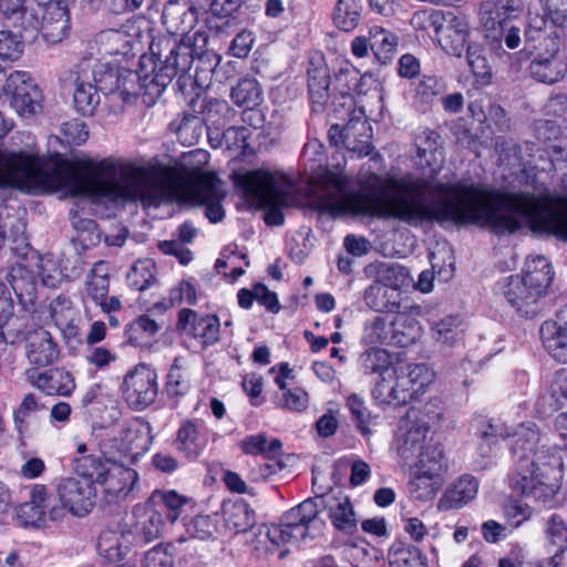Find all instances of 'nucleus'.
Instances as JSON below:
<instances>
[{
    "label": "nucleus",
    "instance_id": "nucleus-23",
    "mask_svg": "<svg viewBox=\"0 0 567 567\" xmlns=\"http://www.w3.org/2000/svg\"><path fill=\"white\" fill-rule=\"evenodd\" d=\"M323 496L310 497L299 505L290 508L282 515V522L295 526L299 530L300 539L308 537V528L319 515L321 507H326Z\"/></svg>",
    "mask_w": 567,
    "mask_h": 567
},
{
    "label": "nucleus",
    "instance_id": "nucleus-39",
    "mask_svg": "<svg viewBox=\"0 0 567 567\" xmlns=\"http://www.w3.org/2000/svg\"><path fill=\"white\" fill-rule=\"evenodd\" d=\"M415 470L434 478L442 477L446 471L444 453L440 444H427L417 457Z\"/></svg>",
    "mask_w": 567,
    "mask_h": 567
},
{
    "label": "nucleus",
    "instance_id": "nucleus-29",
    "mask_svg": "<svg viewBox=\"0 0 567 567\" xmlns=\"http://www.w3.org/2000/svg\"><path fill=\"white\" fill-rule=\"evenodd\" d=\"M190 107L194 112L203 115V121L206 124H210L215 128L224 126L235 115V111L225 100L216 97L199 99L197 96L190 101Z\"/></svg>",
    "mask_w": 567,
    "mask_h": 567
},
{
    "label": "nucleus",
    "instance_id": "nucleus-43",
    "mask_svg": "<svg viewBox=\"0 0 567 567\" xmlns=\"http://www.w3.org/2000/svg\"><path fill=\"white\" fill-rule=\"evenodd\" d=\"M155 262L151 259H138L133 264L126 275V281L131 289L144 291L155 281Z\"/></svg>",
    "mask_w": 567,
    "mask_h": 567
},
{
    "label": "nucleus",
    "instance_id": "nucleus-34",
    "mask_svg": "<svg viewBox=\"0 0 567 567\" xmlns=\"http://www.w3.org/2000/svg\"><path fill=\"white\" fill-rule=\"evenodd\" d=\"M493 48L488 52L485 48L477 43H471L466 47V60L476 81L482 85L492 83L493 68L488 62V55L493 58Z\"/></svg>",
    "mask_w": 567,
    "mask_h": 567
},
{
    "label": "nucleus",
    "instance_id": "nucleus-9",
    "mask_svg": "<svg viewBox=\"0 0 567 567\" xmlns=\"http://www.w3.org/2000/svg\"><path fill=\"white\" fill-rule=\"evenodd\" d=\"M157 372L142 363L127 372L123 381V394L126 403L135 411L152 405L158 395Z\"/></svg>",
    "mask_w": 567,
    "mask_h": 567
},
{
    "label": "nucleus",
    "instance_id": "nucleus-61",
    "mask_svg": "<svg viewBox=\"0 0 567 567\" xmlns=\"http://www.w3.org/2000/svg\"><path fill=\"white\" fill-rule=\"evenodd\" d=\"M165 388L169 396L184 395L188 390V384L181 372L178 359H175L171 367Z\"/></svg>",
    "mask_w": 567,
    "mask_h": 567
},
{
    "label": "nucleus",
    "instance_id": "nucleus-54",
    "mask_svg": "<svg viewBox=\"0 0 567 567\" xmlns=\"http://www.w3.org/2000/svg\"><path fill=\"white\" fill-rule=\"evenodd\" d=\"M406 384L415 391L416 395L432 383L434 373L425 363L409 364L406 375L401 377Z\"/></svg>",
    "mask_w": 567,
    "mask_h": 567
},
{
    "label": "nucleus",
    "instance_id": "nucleus-16",
    "mask_svg": "<svg viewBox=\"0 0 567 567\" xmlns=\"http://www.w3.org/2000/svg\"><path fill=\"white\" fill-rule=\"evenodd\" d=\"M138 481L137 472L131 467L112 463L100 485L109 503L125 499Z\"/></svg>",
    "mask_w": 567,
    "mask_h": 567
},
{
    "label": "nucleus",
    "instance_id": "nucleus-37",
    "mask_svg": "<svg viewBox=\"0 0 567 567\" xmlns=\"http://www.w3.org/2000/svg\"><path fill=\"white\" fill-rule=\"evenodd\" d=\"M230 97L238 106L252 110L262 102V90L254 78H243L231 87Z\"/></svg>",
    "mask_w": 567,
    "mask_h": 567
},
{
    "label": "nucleus",
    "instance_id": "nucleus-5",
    "mask_svg": "<svg viewBox=\"0 0 567 567\" xmlns=\"http://www.w3.org/2000/svg\"><path fill=\"white\" fill-rule=\"evenodd\" d=\"M208 33L196 31L192 37L186 34L178 38L176 34H165L152 40L154 55L164 62L163 81H173L177 78L176 86L184 93L192 86L194 79L189 71L196 58L200 59L207 51Z\"/></svg>",
    "mask_w": 567,
    "mask_h": 567
},
{
    "label": "nucleus",
    "instance_id": "nucleus-6",
    "mask_svg": "<svg viewBox=\"0 0 567 567\" xmlns=\"http://www.w3.org/2000/svg\"><path fill=\"white\" fill-rule=\"evenodd\" d=\"M550 264L543 256L527 259L524 275L511 276L503 288L507 303L520 316L534 318L542 311L540 299L553 281Z\"/></svg>",
    "mask_w": 567,
    "mask_h": 567
},
{
    "label": "nucleus",
    "instance_id": "nucleus-62",
    "mask_svg": "<svg viewBox=\"0 0 567 567\" xmlns=\"http://www.w3.org/2000/svg\"><path fill=\"white\" fill-rule=\"evenodd\" d=\"M417 395L414 390H412L406 381L401 377L396 379L394 385L390 384L388 389V398H390V404L395 406L405 405L411 400L415 399Z\"/></svg>",
    "mask_w": 567,
    "mask_h": 567
},
{
    "label": "nucleus",
    "instance_id": "nucleus-64",
    "mask_svg": "<svg viewBox=\"0 0 567 567\" xmlns=\"http://www.w3.org/2000/svg\"><path fill=\"white\" fill-rule=\"evenodd\" d=\"M168 546L157 545L145 554L143 567H173L174 559Z\"/></svg>",
    "mask_w": 567,
    "mask_h": 567
},
{
    "label": "nucleus",
    "instance_id": "nucleus-36",
    "mask_svg": "<svg viewBox=\"0 0 567 567\" xmlns=\"http://www.w3.org/2000/svg\"><path fill=\"white\" fill-rule=\"evenodd\" d=\"M360 0H338L332 12L333 24L341 31H353L361 19Z\"/></svg>",
    "mask_w": 567,
    "mask_h": 567
},
{
    "label": "nucleus",
    "instance_id": "nucleus-50",
    "mask_svg": "<svg viewBox=\"0 0 567 567\" xmlns=\"http://www.w3.org/2000/svg\"><path fill=\"white\" fill-rule=\"evenodd\" d=\"M360 367L365 374H382L391 367V354L381 348H371L360 354Z\"/></svg>",
    "mask_w": 567,
    "mask_h": 567
},
{
    "label": "nucleus",
    "instance_id": "nucleus-33",
    "mask_svg": "<svg viewBox=\"0 0 567 567\" xmlns=\"http://www.w3.org/2000/svg\"><path fill=\"white\" fill-rule=\"evenodd\" d=\"M370 35L371 51L378 62L382 65L390 63L396 53L399 37L381 27H373L370 30Z\"/></svg>",
    "mask_w": 567,
    "mask_h": 567
},
{
    "label": "nucleus",
    "instance_id": "nucleus-57",
    "mask_svg": "<svg viewBox=\"0 0 567 567\" xmlns=\"http://www.w3.org/2000/svg\"><path fill=\"white\" fill-rule=\"evenodd\" d=\"M545 534L548 542L561 550L567 544V525L557 514H553L546 522Z\"/></svg>",
    "mask_w": 567,
    "mask_h": 567
},
{
    "label": "nucleus",
    "instance_id": "nucleus-46",
    "mask_svg": "<svg viewBox=\"0 0 567 567\" xmlns=\"http://www.w3.org/2000/svg\"><path fill=\"white\" fill-rule=\"evenodd\" d=\"M441 486L442 477L434 478L415 470L409 483V492L415 499L426 502L434 498Z\"/></svg>",
    "mask_w": 567,
    "mask_h": 567
},
{
    "label": "nucleus",
    "instance_id": "nucleus-25",
    "mask_svg": "<svg viewBox=\"0 0 567 567\" xmlns=\"http://www.w3.org/2000/svg\"><path fill=\"white\" fill-rule=\"evenodd\" d=\"M400 290L379 280L373 281L364 291L365 305L377 312H398L400 310Z\"/></svg>",
    "mask_w": 567,
    "mask_h": 567
},
{
    "label": "nucleus",
    "instance_id": "nucleus-60",
    "mask_svg": "<svg viewBox=\"0 0 567 567\" xmlns=\"http://www.w3.org/2000/svg\"><path fill=\"white\" fill-rule=\"evenodd\" d=\"M347 405L357 422V427L364 435H370L371 431L369 424V413L364 408L363 401L355 394L348 398Z\"/></svg>",
    "mask_w": 567,
    "mask_h": 567
},
{
    "label": "nucleus",
    "instance_id": "nucleus-35",
    "mask_svg": "<svg viewBox=\"0 0 567 567\" xmlns=\"http://www.w3.org/2000/svg\"><path fill=\"white\" fill-rule=\"evenodd\" d=\"M391 567H429L426 556L420 548L402 542H395L389 549Z\"/></svg>",
    "mask_w": 567,
    "mask_h": 567
},
{
    "label": "nucleus",
    "instance_id": "nucleus-59",
    "mask_svg": "<svg viewBox=\"0 0 567 567\" xmlns=\"http://www.w3.org/2000/svg\"><path fill=\"white\" fill-rule=\"evenodd\" d=\"M74 228L79 231L78 240L83 245H96L101 240L97 224L93 219L79 218L72 221Z\"/></svg>",
    "mask_w": 567,
    "mask_h": 567
},
{
    "label": "nucleus",
    "instance_id": "nucleus-31",
    "mask_svg": "<svg viewBox=\"0 0 567 567\" xmlns=\"http://www.w3.org/2000/svg\"><path fill=\"white\" fill-rule=\"evenodd\" d=\"M137 517L135 525L136 539L147 544L161 536L164 527L163 514L152 506L136 508L134 512Z\"/></svg>",
    "mask_w": 567,
    "mask_h": 567
},
{
    "label": "nucleus",
    "instance_id": "nucleus-32",
    "mask_svg": "<svg viewBox=\"0 0 567 567\" xmlns=\"http://www.w3.org/2000/svg\"><path fill=\"white\" fill-rule=\"evenodd\" d=\"M223 514L227 527L235 533H246L256 525L255 511L245 501L224 504Z\"/></svg>",
    "mask_w": 567,
    "mask_h": 567
},
{
    "label": "nucleus",
    "instance_id": "nucleus-48",
    "mask_svg": "<svg viewBox=\"0 0 567 567\" xmlns=\"http://www.w3.org/2000/svg\"><path fill=\"white\" fill-rule=\"evenodd\" d=\"M85 286L86 293L94 303L104 300L110 288V277L104 262L100 261L94 265L87 276Z\"/></svg>",
    "mask_w": 567,
    "mask_h": 567
},
{
    "label": "nucleus",
    "instance_id": "nucleus-52",
    "mask_svg": "<svg viewBox=\"0 0 567 567\" xmlns=\"http://www.w3.org/2000/svg\"><path fill=\"white\" fill-rule=\"evenodd\" d=\"M23 35L9 30L0 31V58L3 60L16 61L24 50Z\"/></svg>",
    "mask_w": 567,
    "mask_h": 567
},
{
    "label": "nucleus",
    "instance_id": "nucleus-18",
    "mask_svg": "<svg viewBox=\"0 0 567 567\" xmlns=\"http://www.w3.org/2000/svg\"><path fill=\"white\" fill-rule=\"evenodd\" d=\"M70 17L65 4L51 3L43 9L41 20V34L50 44L62 42L70 32Z\"/></svg>",
    "mask_w": 567,
    "mask_h": 567
},
{
    "label": "nucleus",
    "instance_id": "nucleus-28",
    "mask_svg": "<svg viewBox=\"0 0 567 567\" xmlns=\"http://www.w3.org/2000/svg\"><path fill=\"white\" fill-rule=\"evenodd\" d=\"M478 488L477 481L471 475L461 476L449 487L439 501L440 511L460 508L474 499Z\"/></svg>",
    "mask_w": 567,
    "mask_h": 567
},
{
    "label": "nucleus",
    "instance_id": "nucleus-30",
    "mask_svg": "<svg viewBox=\"0 0 567 567\" xmlns=\"http://www.w3.org/2000/svg\"><path fill=\"white\" fill-rule=\"evenodd\" d=\"M162 18L164 23L168 24V29H174V31H169L168 34L179 32L183 37L186 35V32L193 29L197 22L198 10L187 3L181 4L169 1L163 10Z\"/></svg>",
    "mask_w": 567,
    "mask_h": 567
},
{
    "label": "nucleus",
    "instance_id": "nucleus-22",
    "mask_svg": "<svg viewBox=\"0 0 567 567\" xmlns=\"http://www.w3.org/2000/svg\"><path fill=\"white\" fill-rule=\"evenodd\" d=\"M542 343L548 354L561 364H567V323L546 320L539 329Z\"/></svg>",
    "mask_w": 567,
    "mask_h": 567
},
{
    "label": "nucleus",
    "instance_id": "nucleus-45",
    "mask_svg": "<svg viewBox=\"0 0 567 567\" xmlns=\"http://www.w3.org/2000/svg\"><path fill=\"white\" fill-rule=\"evenodd\" d=\"M39 18L34 10L24 8L19 13L6 19L7 30L19 33L25 38H34L39 30Z\"/></svg>",
    "mask_w": 567,
    "mask_h": 567
},
{
    "label": "nucleus",
    "instance_id": "nucleus-3",
    "mask_svg": "<svg viewBox=\"0 0 567 567\" xmlns=\"http://www.w3.org/2000/svg\"><path fill=\"white\" fill-rule=\"evenodd\" d=\"M505 441L515 461L512 489L544 504L551 502L563 478V462L556 449L547 446L533 423L519 425Z\"/></svg>",
    "mask_w": 567,
    "mask_h": 567
},
{
    "label": "nucleus",
    "instance_id": "nucleus-41",
    "mask_svg": "<svg viewBox=\"0 0 567 567\" xmlns=\"http://www.w3.org/2000/svg\"><path fill=\"white\" fill-rule=\"evenodd\" d=\"M243 453L248 455H265L267 458H275L280 454L282 443L279 439H274L268 443L267 435L260 433L257 435H248L239 442Z\"/></svg>",
    "mask_w": 567,
    "mask_h": 567
},
{
    "label": "nucleus",
    "instance_id": "nucleus-49",
    "mask_svg": "<svg viewBox=\"0 0 567 567\" xmlns=\"http://www.w3.org/2000/svg\"><path fill=\"white\" fill-rule=\"evenodd\" d=\"M477 30L492 45L496 42V2L484 0L477 7Z\"/></svg>",
    "mask_w": 567,
    "mask_h": 567
},
{
    "label": "nucleus",
    "instance_id": "nucleus-26",
    "mask_svg": "<svg viewBox=\"0 0 567 567\" xmlns=\"http://www.w3.org/2000/svg\"><path fill=\"white\" fill-rule=\"evenodd\" d=\"M367 121L361 118H351L344 125L334 124L331 126V131H339L342 143L353 152H358L359 155H369L373 146L369 142L370 135L365 134L369 130Z\"/></svg>",
    "mask_w": 567,
    "mask_h": 567
},
{
    "label": "nucleus",
    "instance_id": "nucleus-53",
    "mask_svg": "<svg viewBox=\"0 0 567 567\" xmlns=\"http://www.w3.org/2000/svg\"><path fill=\"white\" fill-rule=\"evenodd\" d=\"M185 528L190 537L207 540L214 538L217 532V522L209 515H197L185 524Z\"/></svg>",
    "mask_w": 567,
    "mask_h": 567
},
{
    "label": "nucleus",
    "instance_id": "nucleus-58",
    "mask_svg": "<svg viewBox=\"0 0 567 567\" xmlns=\"http://www.w3.org/2000/svg\"><path fill=\"white\" fill-rule=\"evenodd\" d=\"M394 320L386 322L384 318L377 317L368 327V338L372 343H393Z\"/></svg>",
    "mask_w": 567,
    "mask_h": 567
},
{
    "label": "nucleus",
    "instance_id": "nucleus-7",
    "mask_svg": "<svg viewBox=\"0 0 567 567\" xmlns=\"http://www.w3.org/2000/svg\"><path fill=\"white\" fill-rule=\"evenodd\" d=\"M163 58L154 55L152 43L150 54H143L140 59L138 71L121 68L118 93L124 102L132 96H142L145 105H153L172 81H163Z\"/></svg>",
    "mask_w": 567,
    "mask_h": 567
},
{
    "label": "nucleus",
    "instance_id": "nucleus-1",
    "mask_svg": "<svg viewBox=\"0 0 567 567\" xmlns=\"http://www.w3.org/2000/svg\"><path fill=\"white\" fill-rule=\"evenodd\" d=\"M374 189L351 192V177L327 169L313 188V205L320 213L395 218L409 225L445 223L476 225L496 233V190L464 179L441 182L434 177L401 178L393 182V194L377 177Z\"/></svg>",
    "mask_w": 567,
    "mask_h": 567
},
{
    "label": "nucleus",
    "instance_id": "nucleus-17",
    "mask_svg": "<svg viewBox=\"0 0 567 567\" xmlns=\"http://www.w3.org/2000/svg\"><path fill=\"white\" fill-rule=\"evenodd\" d=\"M308 93L313 112H322L329 101L330 75L322 59H310L307 68Z\"/></svg>",
    "mask_w": 567,
    "mask_h": 567
},
{
    "label": "nucleus",
    "instance_id": "nucleus-10",
    "mask_svg": "<svg viewBox=\"0 0 567 567\" xmlns=\"http://www.w3.org/2000/svg\"><path fill=\"white\" fill-rule=\"evenodd\" d=\"M539 50L529 65L532 76L547 84L560 81L567 71V58L560 50L558 39L545 37Z\"/></svg>",
    "mask_w": 567,
    "mask_h": 567
},
{
    "label": "nucleus",
    "instance_id": "nucleus-13",
    "mask_svg": "<svg viewBox=\"0 0 567 567\" xmlns=\"http://www.w3.org/2000/svg\"><path fill=\"white\" fill-rule=\"evenodd\" d=\"M177 330L188 331L199 339L204 347L212 346L219 340V319L215 315L198 316L192 309H183L178 313Z\"/></svg>",
    "mask_w": 567,
    "mask_h": 567
},
{
    "label": "nucleus",
    "instance_id": "nucleus-38",
    "mask_svg": "<svg viewBox=\"0 0 567 567\" xmlns=\"http://www.w3.org/2000/svg\"><path fill=\"white\" fill-rule=\"evenodd\" d=\"M111 462L97 455H83L75 460V472L81 480H90L95 486L107 473Z\"/></svg>",
    "mask_w": 567,
    "mask_h": 567
},
{
    "label": "nucleus",
    "instance_id": "nucleus-40",
    "mask_svg": "<svg viewBox=\"0 0 567 567\" xmlns=\"http://www.w3.org/2000/svg\"><path fill=\"white\" fill-rule=\"evenodd\" d=\"M175 446L189 458L199 455L202 444L197 421L186 420L181 424L176 434Z\"/></svg>",
    "mask_w": 567,
    "mask_h": 567
},
{
    "label": "nucleus",
    "instance_id": "nucleus-24",
    "mask_svg": "<svg viewBox=\"0 0 567 567\" xmlns=\"http://www.w3.org/2000/svg\"><path fill=\"white\" fill-rule=\"evenodd\" d=\"M73 104L75 111L82 116L93 115L100 103L99 91L90 81L89 70L80 69L73 79Z\"/></svg>",
    "mask_w": 567,
    "mask_h": 567
},
{
    "label": "nucleus",
    "instance_id": "nucleus-2",
    "mask_svg": "<svg viewBox=\"0 0 567 567\" xmlns=\"http://www.w3.org/2000/svg\"><path fill=\"white\" fill-rule=\"evenodd\" d=\"M31 185L66 188L74 196L141 202L145 207H158L173 197L172 172L161 165L102 161L84 173L78 163L58 153L43 158L24 152H0V188Z\"/></svg>",
    "mask_w": 567,
    "mask_h": 567
},
{
    "label": "nucleus",
    "instance_id": "nucleus-15",
    "mask_svg": "<svg viewBox=\"0 0 567 567\" xmlns=\"http://www.w3.org/2000/svg\"><path fill=\"white\" fill-rule=\"evenodd\" d=\"M470 33V25L465 18L457 17L453 12H446L436 38L446 53L461 58L467 47Z\"/></svg>",
    "mask_w": 567,
    "mask_h": 567
},
{
    "label": "nucleus",
    "instance_id": "nucleus-55",
    "mask_svg": "<svg viewBox=\"0 0 567 567\" xmlns=\"http://www.w3.org/2000/svg\"><path fill=\"white\" fill-rule=\"evenodd\" d=\"M154 498H159L163 506L167 511L166 518L173 524L181 515L183 506L188 502V498L177 494L175 491L155 492Z\"/></svg>",
    "mask_w": 567,
    "mask_h": 567
},
{
    "label": "nucleus",
    "instance_id": "nucleus-42",
    "mask_svg": "<svg viewBox=\"0 0 567 567\" xmlns=\"http://www.w3.org/2000/svg\"><path fill=\"white\" fill-rule=\"evenodd\" d=\"M421 337L419 321L405 313H398L394 318L392 346L405 348L414 343Z\"/></svg>",
    "mask_w": 567,
    "mask_h": 567
},
{
    "label": "nucleus",
    "instance_id": "nucleus-27",
    "mask_svg": "<svg viewBox=\"0 0 567 567\" xmlns=\"http://www.w3.org/2000/svg\"><path fill=\"white\" fill-rule=\"evenodd\" d=\"M6 279L21 306L33 305L37 298V281L33 272L21 264L9 268Z\"/></svg>",
    "mask_w": 567,
    "mask_h": 567
},
{
    "label": "nucleus",
    "instance_id": "nucleus-14",
    "mask_svg": "<svg viewBox=\"0 0 567 567\" xmlns=\"http://www.w3.org/2000/svg\"><path fill=\"white\" fill-rule=\"evenodd\" d=\"M25 355L30 364L47 367L53 364L60 355L58 343L51 333L42 327L28 330L24 336Z\"/></svg>",
    "mask_w": 567,
    "mask_h": 567
},
{
    "label": "nucleus",
    "instance_id": "nucleus-8",
    "mask_svg": "<svg viewBox=\"0 0 567 567\" xmlns=\"http://www.w3.org/2000/svg\"><path fill=\"white\" fill-rule=\"evenodd\" d=\"M209 154L203 150H195L184 156L185 165H204L208 162ZM193 181L189 185L188 194L190 198L199 205L206 207L205 215L212 223L223 220L225 210L221 200L225 193L221 189V183L213 173H202L199 167L193 168Z\"/></svg>",
    "mask_w": 567,
    "mask_h": 567
},
{
    "label": "nucleus",
    "instance_id": "nucleus-44",
    "mask_svg": "<svg viewBox=\"0 0 567 567\" xmlns=\"http://www.w3.org/2000/svg\"><path fill=\"white\" fill-rule=\"evenodd\" d=\"M426 431L420 426H412L402 435L396 447L398 454L404 462L417 458L424 451Z\"/></svg>",
    "mask_w": 567,
    "mask_h": 567
},
{
    "label": "nucleus",
    "instance_id": "nucleus-63",
    "mask_svg": "<svg viewBox=\"0 0 567 567\" xmlns=\"http://www.w3.org/2000/svg\"><path fill=\"white\" fill-rule=\"evenodd\" d=\"M546 17L558 27L567 23V0H540Z\"/></svg>",
    "mask_w": 567,
    "mask_h": 567
},
{
    "label": "nucleus",
    "instance_id": "nucleus-20",
    "mask_svg": "<svg viewBox=\"0 0 567 567\" xmlns=\"http://www.w3.org/2000/svg\"><path fill=\"white\" fill-rule=\"evenodd\" d=\"M8 315L3 319L2 330L0 337L6 343L14 344L20 340H24L28 330H33V316L28 307L21 306L20 309H14V303L11 295L8 296Z\"/></svg>",
    "mask_w": 567,
    "mask_h": 567
},
{
    "label": "nucleus",
    "instance_id": "nucleus-19",
    "mask_svg": "<svg viewBox=\"0 0 567 567\" xmlns=\"http://www.w3.org/2000/svg\"><path fill=\"white\" fill-rule=\"evenodd\" d=\"M28 378L32 385L48 395L69 396L75 389L74 378L63 368L29 372Z\"/></svg>",
    "mask_w": 567,
    "mask_h": 567
},
{
    "label": "nucleus",
    "instance_id": "nucleus-4",
    "mask_svg": "<svg viewBox=\"0 0 567 567\" xmlns=\"http://www.w3.org/2000/svg\"><path fill=\"white\" fill-rule=\"evenodd\" d=\"M234 184L247 199L266 209L264 217L268 226H280L285 221L281 208L292 205L293 184L284 174L262 169L233 175Z\"/></svg>",
    "mask_w": 567,
    "mask_h": 567
},
{
    "label": "nucleus",
    "instance_id": "nucleus-11",
    "mask_svg": "<svg viewBox=\"0 0 567 567\" xmlns=\"http://www.w3.org/2000/svg\"><path fill=\"white\" fill-rule=\"evenodd\" d=\"M56 493L63 507L74 516L84 517L95 506L96 488L90 480L63 477L56 485Z\"/></svg>",
    "mask_w": 567,
    "mask_h": 567
},
{
    "label": "nucleus",
    "instance_id": "nucleus-51",
    "mask_svg": "<svg viewBox=\"0 0 567 567\" xmlns=\"http://www.w3.org/2000/svg\"><path fill=\"white\" fill-rule=\"evenodd\" d=\"M329 517L332 525L347 533H353L357 528V520L353 508L348 498L329 506Z\"/></svg>",
    "mask_w": 567,
    "mask_h": 567
},
{
    "label": "nucleus",
    "instance_id": "nucleus-56",
    "mask_svg": "<svg viewBox=\"0 0 567 567\" xmlns=\"http://www.w3.org/2000/svg\"><path fill=\"white\" fill-rule=\"evenodd\" d=\"M446 12L440 10L417 11L412 16L411 23L416 30L432 29L436 34L445 19Z\"/></svg>",
    "mask_w": 567,
    "mask_h": 567
},
{
    "label": "nucleus",
    "instance_id": "nucleus-21",
    "mask_svg": "<svg viewBox=\"0 0 567 567\" xmlns=\"http://www.w3.org/2000/svg\"><path fill=\"white\" fill-rule=\"evenodd\" d=\"M48 491L44 485H35L30 493V501L19 505L16 511V519L20 526H40L44 522L48 506Z\"/></svg>",
    "mask_w": 567,
    "mask_h": 567
},
{
    "label": "nucleus",
    "instance_id": "nucleus-12",
    "mask_svg": "<svg viewBox=\"0 0 567 567\" xmlns=\"http://www.w3.org/2000/svg\"><path fill=\"white\" fill-rule=\"evenodd\" d=\"M6 93L11 94V105L21 116H32L42 109V92L25 72L9 75Z\"/></svg>",
    "mask_w": 567,
    "mask_h": 567
},
{
    "label": "nucleus",
    "instance_id": "nucleus-47",
    "mask_svg": "<svg viewBox=\"0 0 567 567\" xmlns=\"http://www.w3.org/2000/svg\"><path fill=\"white\" fill-rule=\"evenodd\" d=\"M90 79L94 81L97 91L103 94H112L118 92L121 68L110 66L107 64H99L95 69L89 71Z\"/></svg>",
    "mask_w": 567,
    "mask_h": 567
}]
</instances>
